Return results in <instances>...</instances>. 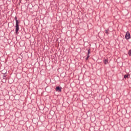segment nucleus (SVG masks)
Returning <instances> with one entry per match:
<instances>
[{"instance_id": "obj_2", "label": "nucleus", "mask_w": 131, "mask_h": 131, "mask_svg": "<svg viewBox=\"0 0 131 131\" xmlns=\"http://www.w3.org/2000/svg\"><path fill=\"white\" fill-rule=\"evenodd\" d=\"M19 31V25H15V33L17 34Z\"/></svg>"}, {"instance_id": "obj_10", "label": "nucleus", "mask_w": 131, "mask_h": 131, "mask_svg": "<svg viewBox=\"0 0 131 131\" xmlns=\"http://www.w3.org/2000/svg\"><path fill=\"white\" fill-rule=\"evenodd\" d=\"M128 55H129V56H131V50H129Z\"/></svg>"}, {"instance_id": "obj_13", "label": "nucleus", "mask_w": 131, "mask_h": 131, "mask_svg": "<svg viewBox=\"0 0 131 131\" xmlns=\"http://www.w3.org/2000/svg\"><path fill=\"white\" fill-rule=\"evenodd\" d=\"M15 20L16 21H17V20H18V19H17V17H15Z\"/></svg>"}, {"instance_id": "obj_12", "label": "nucleus", "mask_w": 131, "mask_h": 131, "mask_svg": "<svg viewBox=\"0 0 131 131\" xmlns=\"http://www.w3.org/2000/svg\"><path fill=\"white\" fill-rule=\"evenodd\" d=\"M89 57L88 56H87L86 57V58H85V60H88V59H89Z\"/></svg>"}, {"instance_id": "obj_9", "label": "nucleus", "mask_w": 131, "mask_h": 131, "mask_svg": "<svg viewBox=\"0 0 131 131\" xmlns=\"http://www.w3.org/2000/svg\"><path fill=\"white\" fill-rule=\"evenodd\" d=\"M16 25H19V20H16Z\"/></svg>"}, {"instance_id": "obj_4", "label": "nucleus", "mask_w": 131, "mask_h": 131, "mask_svg": "<svg viewBox=\"0 0 131 131\" xmlns=\"http://www.w3.org/2000/svg\"><path fill=\"white\" fill-rule=\"evenodd\" d=\"M7 73H5L4 75H3V79H4L5 80H7Z\"/></svg>"}, {"instance_id": "obj_3", "label": "nucleus", "mask_w": 131, "mask_h": 131, "mask_svg": "<svg viewBox=\"0 0 131 131\" xmlns=\"http://www.w3.org/2000/svg\"><path fill=\"white\" fill-rule=\"evenodd\" d=\"M55 90L56 92H61V90H62V88L59 86H57Z\"/></svg>"}, {"instance_id": "obj_1", "label": "nucleus", "mask_w": 131, "mask_h": 131, "mask_svg": "<svg viewBox=\"0 0 131 131\" xmlns=\"http://www.w3.org/2000/svg\"><path fill=\"white\" fill-rule=\"evenodd\" d=\"M125 38L126 39H129L130 38V34L129 33V32L127 31L126 33V35L125 36Z\"/></svg>"}, {"instance_id": "obj_14", "label": "nucleus", "mask_w": 131, "mask_h": 131, "mask_svg": "<svg viewBox=\"0 0 131 131\" xmlns=\"http://www.w3.org/2000/svg\"><path fill=\"white\" fill-rule=\"evenodd\" d=\"M26 1H29V0H26Z\"/></svg>"}, {"instance_id": "obj_6", "label": "nucleus", "mask_w": 131, "mask_h": 131, "mask_svg": "<svg viewBox=\"0 0 131 131\" xmlns=\"http://www.w3.org/2000/svg\"><path fill=\"white\" fill-rule=\"evenodd\" d=\"M104 64H108V59H104Z\"/></svg>"}, {"instance_id": "obj_5", "label": "nucleus", "mask_w": 131, "mask_h": 131, "mask_svg": "<svg viewBox=\"0 0 131 131\" xmlns=\"http://www.w3.org/2000/svg\"><path fill=\"white\" fill-rule=\"evenodd\" d=\"M88 53L87 57H90V54H91V49H89L88 50Z\"/></svg>"}, {"instance_id": "obj_8", "label": "nucleus", "mask_w": 131, "mask_h": 131, "mask_svg": "<svg viewBox=\"0 0 131 131\" xmlns=\"http://www.w3.org/2000/svg\"><path fill=\"white\" fill-rule=\"evenodd\" d=\"M124 78H125V79H126V78H128V75H124Z\"/></svg>"}, {"instance_id": "obj_11", "label": "nucleus", "mask_w": 131, "mask_h": 131, "mask_svg": "<svg viewBox=\"0 0 131 131\" xmlns=\"http://www.w3.org/2000/svg\"><path fill=\"white\" fill-rule=\"evenodd\" d=\"M7 81V80H5V79H3V82H4V83H5V82Z\"/></svg>"}, {"instance_id": "obj_7", "label": "nucleus", "mask_w": 131, "mask_h": 131, "mask_svg": "<svg viewBox=\"0 0 131 131\" xmlns=\"http://www.w3.org/2000/svg\"><path fill=\"white\" fill-rule=\"evenodd\" d=\"M109 29H107V30H105V33L106 34H109Z\"/></svg>"}]
</instances>
